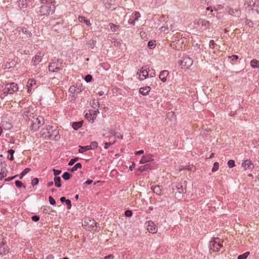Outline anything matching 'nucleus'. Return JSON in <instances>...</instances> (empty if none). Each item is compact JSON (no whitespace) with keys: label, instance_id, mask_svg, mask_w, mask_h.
Here are the masks:
<instances>
[{"label":"nucleus","instance_id":"obj_1","mask_svg":"<svg viewBox=\"0 0 259 259\" xmlns=\"http://www.w3.org/2000/svg\"><path fill=\"white\" fill-rule=\"evenodd\" d=\"M55 2L51 1L48 3H45V5H42L39 8V10L37 11V13L41 16H48L51 14H53L55 12Z\"/></svg>","mask_w":259,"mask_h":259},{"label":"nucleus","instance_id":"obj_2","mask_svg":"<svg viewBox=\"0 0 259 259\" xmlns=\"http://www.w3.org/2000/svg\"><path fill=\"white\" fill-rule=\"evenodd\" d=\"M45 123L44 118L41 116L35 117H32V118L30 120V128L32 131H37L39 127L43 125Z\"/></svg>","mask_w":259,"mask_h":259},{"label":"nucleus","instance_id":"obj_3","mask_svg":"<svg viewBox=\"0 0 259 259\" xmlns=\"http://www.w3.org/2000/svg\"><path fill=\"white\" fill-rule=\"evenodd\" d=\"M222 242L223 241L221 239L219 238H214L209 242V249L213 251H219L221 247L223 246Z\"/></svg>","mask_w":259,"mask_h":259},{"label":"nucleus","instance_id":"obj_4","mask_svg":"<svg viewBox=\"0 0 259 259\" xmlns=\"http://www.w3.org/2000/svg\"><path fill=\"white\" fill-rule=\"evenodd\" d=\"M18 90V87L17 84L15 82H11L9 83H7L6 85L5 88L4 89L5 93H8V94H13L15 92L17 91Z\"/></svg>","mask_w":259,"mask_h":259},{"label":"nucleus","instance_id":"obj_5","mask_svg":"<svg viewBox=\"0 0 259 259\" xmlns=\"http://www.w3.org/2000/svg\"><path fill=\"white\" fill-rule=\"evenodd\" d=\"M48 134H50V138L52 139H56L59 134L58 131L53 129V126L49 125L47 127Z\"/></svg>","mask_w":259,"mask_h":259},{"label":"nucleus","instance_id":"obj_6","mask_svg":"<svg viewBox=\"0 0 259 259\" xmlns=\"http://www.w3.org/2000/svg\"><path fill=\"white\" fill-rule=\"evenodd\" d=\"M147 230L151 233H155L157 232V229L156 225L151 221L148 222Z\"/></svg>","mask_w":259,"mask_h":259},{"label":"nucleus","instance_id":"obj_7","mask_svg":"<svg viewBox=\"0 0 259 259\" xmlns=\"http://www.w3.org/2000/svg\"><path fill=\"white\" fill-rule=\"evenodd\" d=\"M154 167H155V166H154V163H147L144 165L140 166L138 168V171L142 172H143L146 170H147V169H152L154 168Z\"/></svg>","mask_w":259,"mask_h":259},{"label":"nucleus","instance_id":"obj_8","mask_svg":"<svg viewBox=\"0 0 259 259\" xmlns=\"http://www.w3.org/2000/svg\"><path fill=\"white\" fill-rule=\"evenodd\" d=\"M193 63V61L192 59L189 57L184 58L182 60H181V65L183 66H185L187 68L191 66Z\"/></svg>","mask_w":259,"mask_h":259},{"label":"nucleus","instance_id":"obj_9","mask_svg":"<svg viewBox=\"0 0 259 259\" xmlns=\"http://www.w3.org/2000/svg\"><path fill=\"white\" fill-rule=\"evenodd\" d=\"M9 248L5 243H3L0 245V254L6 255L8 253Z\"/></svg>","mask_w":259,"mask_h":259},{"label":"nucleus","instance_id":"obj_10","mask_svg":"<svg viewBox=\"0 0 259 259\" xmlns=\"http://www.w3.org/2000/svg\"><path fill=\"white\" fill-rule=\"evenodd\" d=\"M44 54H41V53H38L34 56V57L32 59V61L33 62V64L36 65L38 64L39 62L41 61V59Z\"/></svg>","mask_w":259,"mask_h":259},{"label":"nucleus","instance_id":"obj_11","mask_svg":"<svg viewBox=\"0 0 259 259\" xmlns=\"http://www.w3.org/2000/svg\"><path fill=\"white\" fill-rule=\"evenodd\" d=\"M152 156L151 155H144L142 157L141 159L140 163L141 164H144L150 161H153Z\"/></svg>","mask_w":259,"mask_h":259},{"label":"nucleus","instance_id":"obj_12","mask_svg":"<svg viewBox=\"0 0 259 259\" xmlns=\"http://www.w3.org/2000/svg\"><path fill=\"white\" fill-rule=\"evenodd\" d=\"M197 24L199 26H205L207 28H209L210 25V23L205 19H200L197 21Z\"/></svg>","mask_w":259,"mask_h":259},{"label":"nucleus","instance_id":"obj_13","mask_svg":"<svg viewBox=\"0 0 259 259\" xmlns=\"http://www.w3.org/2000/svg\"><path fill=\"white\" fill-rule=\"evenodd\" d=\"M168 74L169 72L167 70H163L160 72L159 78L162 82H165L166 81V77Z\"/></svg>","mask_w":259,"mask_h":259},{"label":"nucleus","instance_id":"obj_14","mask_svg":"<svg viewBox=\"0 0 259 259\" xmlns=\"http://www.w3.org/2000/svg\"><path fill=\"white\" fill-rule=\"evenodd\" d=\"M242 165L245 169H251L253 167V165L249 160H246L242 163Z\"/></svg>","mask_w":259,"mask_h":259},{"label":"nucleus","instance_id":"obj_15","mask_svg":"<svg viewBox=\"0 0 259 259\" xmlns=\"http://www.w3.org/2000/svg\"><path fill=\"white\" fill-rule=\"evenodd\" d=\"M18 7L20 9H24L27 8V1L26 0H18Z\"/></svg>","mask_w":259,"mask_h":259},{"label":"nucleus","instance_id":"obj_16","mask_svg":"<svg viewBox=\"0 0 259 259\" xmlns=\"http://www.w3.org/2000/svg\"><path fill=\"white\" fill-rule=\"evenodd\" d=\"M150 91V87L147 86L140 89L139 92L143 95H146Z\"/></svg>","mask_w":259,"mask_h":259},{"label":"nucleus","instance_id":"obj_17","mask_svg":"<svg viewBox=\"0 0 259 259\" xmlns=\"http://www.w3.org/2000/svg\"><path fill=\"white\" fill-rule=\"evenodd\" d=\"M228 13L230 15H232L234 16H239L240 14V11L238 9H230Z\"/></svg>","mask_w":259,"mask_h":259},{"label":"nucleus","instance_id":"obj_18","mask_svg":"<svg viewBox=\"0 0 259 259\" xmlns=\"http://www.w3.org/2000/svg\"><path fill=\"white\" fill-rule=\"evenodd\" d=\"M153 192L157 195H160L161 192V188L160 186H154L151 187Z\"/></svg>","mask_w":259,"mask_h":259},{"label":"nucleus","instance_id":"obj_19","mask_svg":"<svg viewBox=\"0 0 259 259\" xmlns=\"http://www.w3.org/2000/svg\"><path fill=\"white\" fill-rule=\"evenodd\" d=\"M83 122L82 120L79 122H74L72 123V127L73 129L77 130L82 126Z\"/></svg>","mask_w":259,"mask_h":259},{"label":"nucleus","instance_id":"obj_20","mask_svg":"<svg viewBox=\"0 0 259 259\" xmlns=\"http://www.w3.org/2000/svg\"><path fill=\"white\" fill-rule=\"evenodd\" d=\"M54 184L56 187H60L62 186L61 183V178L60 177H55L54 178Z\"/></svg>","mask_w":259,"mask_h":259},{"label":"nucleus","instance_id":"obj_21","mask_svg":"<svg viewBox=\"0 0 259 259\" xmlns=\"http://www.w3.org/2000/svg\"><path fill=\"white\" fill-rule=\"evenodd\" d=\"M69 91L72 93H79L81 91V89L76 88L74 86H71L69 88Z\"/></svg>","mask_w":259,"mask_h":259},{"label":"nucleus","instance_id":"obj_22","mask_svg":"<svg viewBox=\"0 0 259 259\" xmlns=\"http://www.w3.org/2000/svg\"><path fill=\"white\" fill-rule=\"evenodd\" d=\"M251 66L253 68H259V61L253 59L250 62Z\"/></svg>","mask_w":259,"mask_h":259},{"label":"nucleus","instance_id":"obj_23","mask_svg":"<svg viewBox=\"0 0 259 259\" xmlns=\"http://www.w3.org/2000/svg\"><path fill=\"white\" fill-rule=\"evenodd\" d=\"M178 192L179 193H185L186 192V188H184L182 184H178L177 186Z\"/></svg>","mask_w":259,"mask_h":259},{"label":"nucleus","instance_id":"obj_24","mask_svg":"<svg viewBox=\"0 0 259 259\" xmlns=\"http://www.w3.org/2000/svg\"><path fill=\"white\" fill-rule=\"evenodd\" d=\"M91 105L93 108L96 109L99 106V102L97 100L94 99L92 102H91Z\"/></svg>","mask_w":259,"mask_h":259},{"label":"nucleus","instance_id":"obj_25","mask_svg":"<svg viewBox=\"0 0 259 259\" xmlns=\"http://www.w3.org/2000/svg\"><path fill=\"white\" fill-rule=\"evenodd\" d=\"M140 73L142 74V76L144 77V78H141V80L146 79L149 76V72L146 69L141 70Z\"/></svg>","mask_w":259,"mask_h":259},{"label":"nucleus","instance_id":"obj_26","mask_svg":"<svg viewBox=\"0 0 259 259\" xmlns=\"http://www.w3.org/2000/svg\"><path fill=\"white\" fill-rule=\"evenodd\" d=\"M81 166L82 165L80 163H77L71 168L70 171L71 172H74L77 170L78 168H81Z\"/></svg>","mask_w":259,"mask_h":259},{"label":"nucleus","instance_id":"obj_27","mask_svg":"<svg viewBox=\"0 0 259 259\" xmlns=\"http://www.w3.org/2000/svg\"><path fill=\"white\" fill-rule=\"evenodd\" d=\"M109 25L110 27L112 32L116 31L119 27V26L115 25L113 23H110Z\"/></svg>","mask_w":259,"mask_h":259},{"label":"nucleus","instance_id":"obj_28","mask_svg":"<svg viewBox=\"0 0 259 259\" xmlns=\"http://www.w3.org/2000/svg\"><path fill=\"white\" fill-rule=\"evenodd\" d=\"M80 149H79L78 151L79 153H83L84 151H86L88 150H90V148L89 146H79Z\"/></svg>","mask_w":259,"mask_h":259},{"label":"nucleus","instance_id":"obj_29","mask_svg":"<svg viewBox=\"0 0 259 259\" xmlns=\"http://www.w3.org/2000/svg\"><path fill=\"white\" fill-rule=\"evenodd\" d=\"M111 42L113 45L115 47H119L121 45V42L115 38L112 39Z\"/></svg>","mask_w":259,"mask_h":259},{"label":"nucleus","instance_id":"obj_30","mask_svg":"<svg viewBox=\"0 0 259 259\" xmlns=\"http://www.w3.org/2000/svg\"><path fill=\"white\" fill-rule=\"evenodd\" d=\"M20 31H22V32L27 35V36L30 37L31 34L30 32L27 30V28L23 27L21 28V30Z\"/></svg>","mask_w":259,"mask_h":259},{"label":"nucleus","instance_id":"obj_31","mask_svg":"<svg viewBox=\"0 0 259 259\" xmlns=\"http://www.w3.org/2000/svg\"><path fill=\"white\" fill-rule=\"evenodd\" d=\"M71 175L68 172H64L62 175V178L65 180H68L70 179Z\"/></svg>","mask_w":259,"mask_h":259},{"label":"nucleus","instance_id":"obj_32","mask_svg":"<svg viewBox=\"0 0 259 259\" xmlns=\"http://www.w3.org/2000/svg\"><path fill=\"white\" fill-rule=\"evenodd\" d=\"M141 16V15L139 12H135L132 14V17L134 18L135 20H138L139 18H140Z\"/></svg>","mask_w":259,"mask_h":259},{"label":"nucleus","instance_id":"obj_33","mask_svg":"<svg viewBox=\"0 0 259 259\" xmlns=\"http://www.w3.org/2000/svg\"><path fill=\"white\" fill-rule=\"evenodd\" d=\"M16 187L18 188H21L23 187L24 188H25V186L23 184V183L19 180H17L15 182Z\"/></svg>","mask_w":259,"mask_h":259},{"label":"nucleus","instance_id":"obj_34","mask_svg":"<svg viewBox=\"0 0 259 259\" xmlns=\"http://www.w3.org/2000/svg\"><path fill=\"white\" fill-rule=\"evenodd\" d=\"M249 252H245L244 253L239 255L238 256V259H246L249 255Z\"/></svg>","mask_w":259,"mask_h":259},{"label":"nucleus","instance_id":"obj_35","mask_svg":"<svg viewBox=\"0 0 259 259\" xmlns=\"http://www.w3.org/2000/svg\"><path fill=\"white\" fill-rule=\"evenodd\" d=\"M98 144L97 142L94 141L92 142L91 143V145L89 146L90 148V149H95V148H97L98 147Z\"/></svg>","mask_w":259,"mask_h":259},{"label":"nucleus","instance_id":"obj_36","mask_svg":"<svg viewBox=\"0 0 259 259\" xmlns=\"http://www.w3.org/2000/svg\"><path fill=\"white\" fill-rule=\"evenodd\" d=\"M156 46L155 41L150 40L148 42V47L149 49H152Z\"/></svg>","mask_w":259,"mask_h":259},{"label":"nucleus","instance_id":"obj_37","mask_svg":"<svg viewBox=\"0 0 259 259\" xmlns=\"http://www.w3.org/2000/svg\"><path fill=\"white\" fill-rule=\"evenodd\" d=\"M219 164L218 162H215L213 163V167L211 169V171L212 172H215L218 169H219Z\"/></svg>","mask_w":259,"mask_h":259},{"label":"nucleus","instance_id":"obj_38","mask_svg":"<svg viewBox=\"0 0 259 259\" xmlns=\"http://www.w3.org/2000/svg\"><path fill=\"white\" fill-rule=\"evenodd\" d=\"M30 170V168H26L21 173V176L20 177V179H22L23 177L26 174H27Z\"/></svg>","mask_w":259,"mask_h":259},{"label":"nucleus","instance_id":"obj_39","mask_svg":"<svg viewBox=\"0 0 259 259\" xmlns=\"http://www.w3.org/2000/svg\"><path fill=\"white\" fill-rule=\"evenodd\" d=\"M228 166L230 168H232V167H233L234 166H235V161L234 160H229L228 161Z\"/></svg>","mask_w":259,"mask_h":259},{"label":"nucleus","instance_id":"obj_40","mask_svg":"<svg viewBox=\"0 0 259 259\" xmlns=\"http://www.w3.org/2000/svg\"><path fill=\"white\" fill-rule=\"evenodd\" d=\"M78 160V157H75L74 158L71 159L68 163L69 165H73L75 162H76Z\"/></svg>","mask_w":259,"mask_h":259},{"label":"nucleus","instance_id":"obj_41","mask_svg":"<svg viewBox=\"0 0 259 259\" xmlns=\"http://www.w3.org/2000/svg\"><path fill=\"white\" fill-rule=\"evenodd\" d=\"M38 182H39V180H38V178H34L31 181V185L33 186H35V185L38 184Z\"/></svg>","mask_w":259,"mask_h":259},{"label":"nucleus","instance_id":"obj_42","mask_svg":"<svg viewBox=\"0 0 259 259\" xmlns=\"http://www.w3.org/2000/svg\"><path fill=\"white\" fill-rule=\"evenodd\" d=\"M93 77H92V76L90 74H88L85 77H84V80L87 82H89L90 81H91Z\"/></svg>","mask_w":259,"mask_h":259},{"label":"nucleus","instance_id":"obj_43","mask_svg":"<svg viewBox=\"0 0 259 259\" xmlns=\"http://www.w3.org/2000/svg\"><path fill=\"white\" fill-rule=\"evenodd\" d=\"M14 152L15 151L13 149H10L8 151L9 154L11 155L10 157L9 158L10 160H13L14 159L13 154Z\"/></svg>","mask_w":259,"mask_h":259},{"label":"nucleus","instance_id":"obj_44","mask_svg":"<svg viewBox=\"0 0 259 259\" xmlns=\"http://www.w3.org/2000/svg\"><path fill=\"white\" fill-rule=\"evenodd\" d=\"M36 81L33 79H29L28 81V85L29 86L32 87L33 84H35Z\"/></svg>","mask_w":259,"mask_h":259},{"label":"nucleus","instance_id":"obj_45","mask_svg":"<svg viewBox=\"0 0 259 259\" xmlns=\"http://www.w3.org/2000/svg\"><path fill=\"white\" fill-rule=\"evenodd\" d=\"M55 67V63H51L49 66V70L50 71H53Z\"/></svg>","mask_w":259,"mask_h":259},{"label":"nucleus","instance_id":"obj_46","mask_svg":"<svg viewBox=\"0 0 259 259\" xmlns=\"http://www.w3.org/2000/svg\"><path fill=\"white\" fill-rule=\"evenodd\" d=\"M92 114L91 112L87 113L85 115V118L87 119L90 121L92 120Z\"/></svg>","mask_w":259,"mask_h":259},{"label":"nucleus","instance_id":"obj_47","mask_svg":"<svg viewBox=\"0 0 259 259\" xmlns=\"http://www.w3.org/2000/svg\"><path fill=\"white\" fill-rule=\"evenodd\" d=\"M124 214L127 217H130L132 215L133 212L130 210H127L125 211Z\"/></svg>","mask_w":259,"mask_h":259},{"label":"nucleus","instance_id":"obj_48","mask_svg":"<svg viewBox=\"0 0 259 259\" xmlns=\"http://www.w3.org/2000/svg\"><path fill=\"white\" fill-rule=\"evenodd\" d=\"M53 171L54 172V175L55 176V177H57V176L59 175L61 173V170H58L55 168L53 169Z\"/></svg>","mask_w":259,"mask_h":259},{"label":"nucleus","instance_id":"obj_49","mask_svg":"<svg viewBox=\"0 0 259 259\" xmlns=\"http://www.w3.org/2000/svg\"><path fill=\"white\" fill-rule=\"evenodd\" d=\"M114 143H115V141H113V143H111V142H106L105 143L104 148L106 149H108L111 145L113 144Z\"/></svg>","mask_w":259,"mask_h":259},{"label":"nucleus","instance_id":"obj_50","mask_svg":"<svg viewBox=\"0 0 259 259\" xmlns=\"http://www.w3.org/2000/svg\"><path fill=\"white\" fill-rule=\"evenodd\" d=\"M31 219L33 221L36 222L39 220V217L36 215H33L31 217Z\"/></svg>","mask_w":259,"mask_h":259},{"label":"nucleus","instance_id":"obj_51","mask_svg":"<svg viewBox=\"0 0 259 259\" xmlns=\"http://www.w3.org/2000/svg\"><path fill=\"white\" fill-rule=\"evenodd\" d=\"M49 199L50 203L51 205H55L56 204L55 200L52 196H50Z\"/></svg>","mask_w":259,"mask_h":259},{"label":"nucleus","instance_id":"obj_52","mask_svg":"<svg viewBox=\"0 0 259 259\" xmlns=\"http://www.w3.org/2000/svg\"><path fill=\"white\" fill-rule=\"evenodd\" d=\"M66 205H67L68 209H70L71 207V202L69 199H67L65 202Z\"/></svg>","mask_w":259,"mask_h":259},{"label":"nucleus","instance_id":"obj_53","mask_svg":"<svg viewBox=\"0 0 259 259\" xmlns=\"http://www.w3.org/2000/svg\"><path fill=\"white\" fill-rule=\"evenodd\" d=\"M215 45V44L214 43V41L213 40H211L209 41V46L210 48L213 49Z\"/></svg>","mask_w":259,"mask_h":259},{"label":"nucleus","instance_id":"obj_54","mask_svg":"<svg viewBox=\"0 0 259 259\" xmlns=\"http://www.w3.org/2000/svg\"><path fill=\"white\" fill-rule=\"evenodd\" d=\"M93 113L92 114V122H93L94 119L96 118L97 116V112L96 111H93Z\"/></svg>","mask_w":259,"mask_h":259},{"label":"nucleus","instance_id":"obj_55","mask_svg":"<svg viewBox=\"0 0 259 259\" xmlns=\"http://www.w3.org/2000/svg\"><path fill=\"white\" fill-rule=\"evenodd\" d=\"M229 58L231 59L232 61H235L238 59V57L237 55H232L230 56Z\"/></svg>","mask_w":259,"mask_h":259},{"label":"nucleus","instance_id":"obj_56","mask_svg":"<svg viewBox=\"0 0 259 259\" xmlns=\"http://www.w3.org/2000/svg\"><path fill=\"white\" fill-rule=\"evenodd\" d=\"M85 20V18L83 16H79L78 21L80 22H84Z\"/></svg>","mask_w":259,"mask_h":259},{"label":"nucleus","instance_id":"obj_57","mask_svg":"<svg viewBox=\"0 0 259 259\" xmlns=\"http://www.w3.org/2000/svg\"><path fill=\"white\" fill-rule=\"evenodd\" d=\"M17 177H18V175H16V176H13L12 177L8 178L6 179V181H10L14 179L15 178H16Z\"/></svg>","mask_w":259,"mask_h":259},{"label":"nucleus","instance_id":"obj_58","mask_svg":"<svg viewBox=\"0 0 259 259\" xmlns=\"http://www.w3.org/2000/svg\"><path fill=\"white\" fill-rule=\"evenodd\" d=\"M135 19L133 20V19H130L128 21V22L130 24H132L133 25H134L135 23Z\"/></svg>","mask_w":259,"mask_h":259},{"label":"nucleus","instance_id":"obj_59","mask_svg":"<svg viewBox=\"0 0 259 259\" xmlns=\"http://www.w3.org/2000/svg\"><path fill=\"white\" fill-rule=\"evenodd\" d=\"M114 256L112 254L108 255L104 257V259H113Z\"/></svg>","mask_w":259,"mask_h":259},{"label":"nucleus","instance_id":"obj_60","mask_svg":"<svg viewBox=\"0 0 259 259\" xmlns=\"http://www.w3.org/2000/svg\"><path fill=\"white\" fill-rule=\"evenodd\" d=\"M93 181L91 180H88L84 184H86V185H90L92 183H93Z\"/></svg>","mask_w":259,"mask_h":259},{"label":"nucleus","instance_id":"obj_61","mask_svg":"<svg viewBox=\"0 0 259 259\" xmlns=\"http://www.w3.org/2000/svg\"><path fill=\"white\" fill-rule=\"evenodd\" d=\"M149 76L150 77H153L155 76V73L154 70L150 73Z\"/></svg>","mask_w":259,"mask_h":259},{"label":"nucleus","instance_id":"obj_62","mask_svg":"<svg viewBox=\"0 0 259 259\" xmlns=\"http://www.w3.org/2000/svg\"><path fill=\"white\" fill-rule=\"evenodd\" d=\"M67 199H66V198L65 197H61L60 198V201L62 202V203H64V202H65L67 200Z\"/></svg>","mask_w":259,"mask_h":259},{"label":"nucleus","instance_id":"obj_63","mask_svg":"<svg viewBox=\"0 0 259 259\" xmlns=\"http://www.w3.org/2000/svg\"><path fill=\"white\" fill-rule=\"evenodd\" d=\"M144 153V151L141 150H140L139 151H137L136 153V154L138 155H141L142 154H143Z\"/></svg>","mask_w":259,"mask_h":259},{"label":"nucleus","instance_id":"obj_64","mask_svg":"<svg viewBox=\"0 0 259 259\" xmlns=\"http://www.w3.org/2000/svg\"><path fill=\"white\" fill-rule=\"evenodd\" d=\"M53 184H54L53 182L51 181V182L48 183L47 186L48 187H50L52 186L53 185Z\"/></svg>","mask_w":259,"mask_h":259}]
</instances>
